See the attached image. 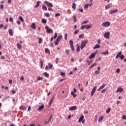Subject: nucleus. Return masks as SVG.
Returning a JSON list of instances; mask_svg holds the SVG:
<instances>
[{"mask_svg":"<svg viewBox=\"0 0 126 126\" xmlns=\"http://www.w3.org/2000/svg\"><path fill=\"white\" fill-rule=\"evenodd\" d=\"M87 43H88V40H86L82 41L80 47L81 50H83V49L85 48V46H86V45H87Z\"/></svg>","mask_w":126,"mask_h":126,"instance_id":"obj_1","label":"nucleus"},{"mask_svg":"<svg viewBox=\"0 0 126 126\" xmlns=\"http://www.w3.org/2000/svg\"><path fill=\"white\" fill-rule=\"evenodd\" d=\"M92 26V25H83L81 27V30H83V29H90V28H91Z\"/></svg>","mask_w":126,"mask_h":126,"instance_id":"obj_2","label":"nucleus"},{"mask_svg":"<svg viewBox=\"0 0 126 126\" xmlns=\"http://www.w3.org/2000/svg\"><path fill=\"white\" fill-rule=\"evenodd\" d=\"M101 26L102 27H109V26H111V23L110 22H105L102 24Z\"/></svg>","mask_w":126,"mask_h":126,"instance_id":"obj_3","label":"nucleus"},{"mask_svg":"<svg viewBox=\"0 0 126 126\" xmlns=\"http://www.w3.org/2000/svg\"><path fill=\"white\" fill-rule=\"evenodd\" d=\"M45 29L46 30L47 33H53L54 32V31L52 29H50L49 28V26H45Z\"/></svg>","mask_w":126,"mask_h":126,"instance_id":"obj_4","label":"nucleus"},{"mask_svg":"<svg viewBox=\"0 0 126 126\" xmlns=\"http://www.w3.org/2000/svg\"><path fill=\"white\" fill-rule=\"evenodd\" d=\"M69 43L71 49L72 50V52H74V46H73V41H72V40H69Z\"/></svg>","mask_w":126,"mask_h":126,"instance_id":"obj_5","label":"nucleus"},{"mask_svg":"<svg viewBox=\"0 0 126 126\" xmlns=\"http://www.w3.org/2000/svg\"><path fill=\"white\" fill-rule=\"evenodd\" d=\"M110 32H105L103 36L104 37V38H105V39H110Z\"/></svg>","mask_w":126,"mask_h":126,"instance_id":"obj_6","label":"nucleus"},{"mask_svg":"<svg viewBox=\"0 0 126 126\" xmlns=\"http://www.w3.org/2000/svg\"><path fill=\"white\" fill-rule=\"evenodd\" d=\"M96 89H97V87H96V86H95L93 88V89L91 93V96H94V94H95V92H96Z\"/></svg>","mask_w":126,"mask_h":126,"instance_id":"obj_7","label":"nucleus"},{"mask_svg":"<svg viewBox=\"0 0 126 126\" xmlns=\"http://www.w3.org/2000/svg\"><path fill=\"white\" fill-rule=\"evenodd\" d=\"M44 3L45 4H46V5H47V6H49L50 7H53V6H54V5H53L52 4V3H51L49 1H44Z\"/></svg>","mask_w":126,"mask_h":126,"instance_id":"obj_8","label":"nucleus"},{"mask_svg":"<svg viewBox=\"0 0 126 126\" xmlns=\"http://www.w3.org/2000/svg\"><path fill=\"white\" fill-rule=\"evenodd\" d=\"M118 11H119V10L118 9L112 10L109 12V14H114V13H117Z\"/></svg>","mask_w":126,"mask_h":126,"instance_id":"obj_9","label":"nucleus"},{"mask_svg":"<svg viewBox=\"0 0 126 126\" xmlns=\"http://www.w3.org/2000/svg\"><path fill=\"white\" fill-rule=\"evenodd\" d=\"M77 107L76 106H73L69 108V111H74V110H77Z\"/></svg>","mask_w":126,"mask_h":126,"instance_id":"obj_10","label":"nucleus"},{"mask_svg":"<svg viewBox=\"0 0 126 126\" xmlns=\"http://www.w3.org/2000/svg\"><path fill=\"white\" fill-rule=\"evenodd\" d=\"M113 5V3H110L105 6V9H108V8H110V7H112V6Z\"/></svg>","mask_w":126,"mask_h":126,"instance_id":"obj_11","label":"nucleus"},{"mask_svg":"<svg viewBox=\"0 0 126 126\" xmlns=\"http://www.w3.org/2000/svg\"><path fill=\"white\" fill-rule=\"evenodd\" d=\"M105 86H106V84L103 83V85L97 89V91H100V90H102V89H103V88H104Z\"/></svg>","mask_w":126,"mask_h":126,"instance_id":"obj_12","label":"nucleus"},{"mask_svg":"<svg viewBox=\"0 0 126 126\" xmlns=\"http://www.w3.org/2000/svg\"><path fill=\"white\" fill-rule=\"evenodd\" d=\"M123 91H124V89L122 88H118L117 89V90L116 91L117 93L120 92V93H122V92H123Z\"/></svg>","mask_w":126,"mask_h":126,"instance_id":"obj_13","label":"nucleus"},{"mask_svg":"<svg viewBox=\"0 0 126 126\" xmlns=\"http://www.w3.org/2000/svg\"><path fill=\"white\" fill-rule=\"evenodd\" d=\"M17 47L18 50H21L22 49V46H21V44L19 43L17 44Z\"/></svg>","mask_w":126,"mask_h":126,"instance_id":"obj_14","label":"nucleus"},{"mask_svg":"<svg viewBox=\"0 0 126 126\" xmlns=\"http://www.w3.org/2000/svg\"><path fill=\"white\" fill-rule=\"evenodd\" d=\"M44 109V104H42L41 106H40L39 108H38L37 110V111H39V112L40 111H42Z\"/></svg>","mask_w":126,"mask_h":126,"instance_id":"obj_15","label":"nucleus"},{"mask_svg":"<svg viewBox=\"0 0 126 126\" xmlns=\"http://www.w3.org/2000/svg\"><path fill=\"white\" fill-rule=\"evenodd\" d=\"M122 56V51H120L116 56L115 59L117 60V59H119Z\"/></svg>","mask_w":126,"mask_h":126,"instance_id":"obj_16","label":"nucleus"},{"mask_svg":"<svg viewBox=\"0 0 126 126\" xmlns=\"http://www.w3.org/2000/svg\"><path fill=\"white\" fill-rule=\"evenodd\" d=\"M84 119V116H83V115H82L81 116V117L79 118V119L78 120V122L81 123V122H82V120H83Z\"/></svg>","mask_w":126,"mask_h":126,"instance_id":"obj_17","label":"nucleus"},{"mask_svg":"<svg viewBox=\"0 0 126 126\" xmlns=\"http://www.w3.org/2000/svg\"><path fill=\"white\" fill-rule=\"evenodd\" d=\"M96 56V53H92L90 56V59H93L94 58H95V56Z\"/></svg>","mask_w":126,"mask_h":126,"instance_id":"obj_18","label":"nucleus"},{"mask_svg":"<svg viewBox=\"0 0 126 126\" xmlns=\"http://www.w3.org/2000/svg\"><path fill=\"white\" fill-rule=\"evenodd\" d=\"M62 39H63V35H60L58 36L57 40L60 42V41H62Z\"/></svg>","mask_w":126,"mask_h":126,"instance_id":"obj_19","label":"nucleus"},{"mask_svg":"<svg viewBox=\"0 0 126 126\" xmlns=\"http://www.w3.org/2000/svg\"><path fill=\"white\" fill-rule=\"evenodd\" d=\"M20 110H22V111H26V107L23 106H21L19 108Z\"/></svg>","mask_w":126,"mask_h":126,"instance_id":"obj_20","label":"nucleus"},{"mask_svg":"<svg viewBox=\"0 0 126 126\" xmlns=\"http://www.w3.org/2000/svg\"><path fill=\"white\" fill-rule=\"evenodd\" d=\"M8 32L10 36H12V35H13V32H12V30L11 29H9L8 30Z\"/></svg>","mask_w":126,"mask_h":126,"instance_id":"obj_21","label":"nucleus"},{"mask_svg":"<svg viewBox=\"0 0 126 126\" xmlns=\"http://www.w3.org/2000/svg\"><path fill=\"white\" fill-rule=\"evenodd\" d=\"M101 55H103V56H106V55H109V51L107 50L105 52H102Z\"/></svg>","mask_w":126,"mask_h":126,"instance_id":"obj_22","label":"nucleus"},{"mask_svg":"<svg viewBox=\"0 0 126 126\" xmlns=\"http://www.w3.org/2000/svg\"><path fill=\"white\" fill-rule=\"evenodd\" d=\"M31 28H32V29H36V26L35 25V23H32L31 25Z\"/></svg>","mask_w":126,"mask_h":126,"instance_id":"obj_23","label":"nucleus"},{"mask_svg":"<svg viewBox=\"0 0 126 126\" xmlns=\"http://www.w3.org/2000/svg\"><path fill=\"white\" fill-rule=\"evenodd\" d=\"M77 48L76 49V51L77 52H78V53H79V52H80V46H79V45L77 44Z\"/></svg>","mask_w":126,"mask_h":126,"instance_id":"obj_24","label":"nucleus"},{"mask_svg":"<svg viewBox=\"0 0 126 126\" xmlns=\"http://www.w3.org/2000/svg\"><path fill=\"white\" fill-rule=\"evenodd\" d=\"M99 48H100V45L96 44L94 47V50H96V49H99Z\"/></svg>","mask_w":126,"mask_h":126,"instance_id":"obj_25","label":"nucleus"},{"mask_svg":"<svg viewBox=\"0 0 126 126\" xmlns=\"http://www.w3.org/2000/svg\"><path fill=\"white\" fill-rule=\"evenodd\" d=\"M48 66L49 68H50V69H52V68H53V64L51 63H48Z\"/></svg>","mask_w":126,"mask_h":126,"instance_id":"obj_26","label":"nucleus"},{"mask_svg":"<svg viewBox=\"0 0 126 126\" xmlns=\"http://www.w3.org/2000/svg\"><path fill=\"white\" fill-rule=\"evenodd\" d=\"M54 97H53L52 99L50 100V102L49 103V106H51V105H52V104L53 103V102L54 101V100H53V99H54Z\"/></svg>","mask_w":126,"mask_h":126,"instance_id":"obj_27","label":"nucleus"},{"mask_svg":"<svg viewBox=\"0 0 126 126\" xmlns=\"http://www.w3.org/2000/svg\"><path fill=\"white\" fill-rule=\"evenodd\" d=\"M45 53L50 54V50L48 48H45Z\"/></svg>","mask_w":126,"mask_h":126,"instance_id":"obj_28","label":"nucleus"},{"mask_svg":"<svg viewBox=\"0 0 126 126\" xmlns=\"http://www.w3.org/2000/svg\"><path fill=\"white\" fill-rule=\"evenodd\" d=\"M111 112V107H109L106 111V114H109Z\"/></svg>","mask_w":126,"mask_h":126,"instance_id":"obj_29","label":"nucleus"},{"mask_svg":"<svg viewBox=\"0 0 126 126\" xmlns=\"http://www.w3.org/2000/svg\"><path fill=\"white\" fill-rule=\"evenodd\" d=\"M59 43H60V41H59V40L56 39V41L54 42V44L55 46H58V45H59Z\"/></svg>","mask_w":126,"mask_h":126,"instance_id":"obj_30","label":"nucleus"},{"mask_svg":"<svg viewBox=\"0 0 126 126\" xmlns=\"http://www.w3.org/2000/svg\"><path fill=\"white\" fill-rule=\"evenodd\" d=\"M44 79V78L42 77H38L37 78V80H38V81H40V80H43Z\"/></svg>","mask_w":126,"mask_h":126,"instance_id":"obj_31","label":"nucleus"},{"mask_svg":"<svg viewBox=\"0 0 126 126\" xmlns=\"http://www.w3.org/2000/svg\"><path fill=\"white\" fill-rule=\"evenodd\" d=\"M45 16H46V17H50V13L47 12L44 13Z\"/></svg>","mask_w":126,"mask_h":126,"instance_id":"obj_32","label":"nucleus"},{"mask_svg":"<svg viewBox=\"0 0 126 126\" xmlns=\"http://www.w3.org/2000/svg\"><path fill=\"white\" fill-rule=\"evenodd\" d=\"M72 7V8H74V9H75V8L76 7V4H75V3H73Z\"/></svg>","mask_w":126,"mask_h":126,"instance_id":"obj_33","label":"nucleus"},{"mask_svg":"<svg viewBox=\"0 0 126 126\" xmlns=\"http://www.w3.org/2000/svg\"><path fill=\"white\" fill-rule=\"evenodd\" d=\"M78 33H79V30H76L74 32V34L75 35H77V34H78Z\"/></svg>","mask_w":126,"mask_h":126,"instance_id":"obj_34","label":"nucleus"},{"mask_svg":"<svg viewBox=\"0 0 126 126\" xmlns=\"http://www.w3.org/2000/svg\"><path fill=\"white\" fill-rule=\"evenodd\" d=\"M60 74H61V75H62V76H63V77H64V76H65V73H64V72H61Z\"/></svg>","mask_w":126,"mask_h":126,"instance_id":"obj_35","label":"nucleus"},{"mask_svg":"<svg viewBox=\"0 0 126 126\" xmlns=\"http://www.w3.org/2000/svg\"><path fill=\"white\" fill-rule=\"evenodd\" d=\"M95 65H97L96 63H94L92 65L90 66V68H92V67H94V66H95Z\"/></svg>","mask_w":126,"mask_h":126,"instance_id":"obj_36","label":"nucleus"},{"mask_svg":"<svg viewBox=\"0 0 126 126\" xmlns=\"http://www.w3.org/2000/svg\"><path fill=\"white\" fill-rule=\"evenodd\" d=\"M42 9H44V10H47V6L45 5H42Z\"/></svg>","mask_w":126,"mask_h":126,"instance_id":"obj_37","label":"nucleus"},{"mask_svg":"<svg viewBox=\"0 0 126 126\" xmlns=\"http://www.w3.org/2000/svg\"><path fill=\"white\" fill-rule=\"evenodd\" d=\"M65 53L67 55H69V50H68V49H66L65 51Z\"/></svg>","mask_w":126,"mask_h":126,"instance_id":"obj_38","label":"nucleus"},{"mask_svg":"<svg viewBox=\"0 0 126 126\" xmlns=\"http://www.w3.org/2000/svg\"><path fill=\"white\" fill-rule=\"evenodd\" d=\"M39 5H40V2L39 1H37V3H36V5H35L34 6V7L36 8L38 7V6H39Z\"/></svg>","mask_w":126,"mask_h":126,"instance_id":"obj_39","label":"nucleus"},{"mask_svg":"<svg viewBox=\"0 0 126 126\" xmlns=\"http://www.w3.org/2000/svg\"><path fill=\"white\" fill-rule=\"evenodd\" d=\"M43 74L46 77H48L49 76V74H48L47 72L43 73Z\"/></svg>","mask_w":126,"mask_h":126,"instance_id":"obj_40","label":"nucleus"},{"mask_svg":"<svg viewBox=\"0 0 126 126\" xmlns=\"http://www.w3.org/2000/svg\"><path fill=\"white\" fill-rule=\"evenodd\" d=\"M42 22H43L44 24H46V23H47V20H46L45 19H43L42 20Z\"/></svg>","mask_w":126,"mask_h":126,"instance_id":"obj_41","label":"nucleus"},{"mask_svg":"<svg viewBox=\"0 0 126 126\" xmlns=\"http://www.w3.org/2000/svg\"><path fill=\"white\" fill-rule=\"evenodd\" d=\"M43 41V40L42 39V38H39V41H38V43L39 44H42V41Z\"/></svg>","mask_w":126,"mask_h":126,"instance_id":"obj_42","label":"nucleus"},{"mask_svg":"<svg viewBox=\"0 0 126 126\" xmlns=\"http://www.w3.org/2000/svg\"><path fill=\"white\" fill-rule=\"evenodd\" d=\"M83 37H84V34H80V35L79 36V39H81V38H83Z\"/></svg>","mask_w":126,"mask_h":126,"instance_id":"obj_43","label":"nucleus"},{"mask_svg":"<svg viewBox=\"0 0 126 126\" xmlns=\"http://www.w3.org/2000/svg\"><path fill=\"white\" fill-rule=\"evenodd\" d=\"M102 121H103V116H101L98 119V122H102Z\"/></svg>","mask_w":126,"mask_h":126,"instance_id":"obj_44","label":"nucleus"},{"mask_svg":"<svg viewBox=\"0 0 126 126\" xmlns=\"http://www.w3.org/2000/svg\"><path fill=\"white\" fill-rule=\"evenodd\" d=\"M57 37H58V33L57 32H55L54 34V37H53L54 39H56Z\"/></svg>","mask_w":126,"mask_h":126,"instance_id":"obj_45","label":"nucleus"},{"mask_svg":"<svg viewBox=\"0 0 126 126\" xmlns=\"http://www.w3.org/2000/svg\"><path fill=\"white\" fill-rule=\"evenodd\" d=\"M12 94H14L16 93V91L14 90H11Z\"/></svg>","mask_w":126,"mask_h":126,"instance_id":"obj_46","label":"nucleus"},{"mask_svg":"<svg viewBox=\"0 0 126 126\" xmlns=\"http://www.w3.org/2000/svg\"><path fill=\"white\" fill-rule=\"evenodd\" d=\"M19 18V20H21V21L22 22L24 21V20L23 19V18H22V16H20Z\"/></svg>","mask_w":126,"mask_h":126,"instance_id":"obj_47","label":"nucleus"},{"mask_svg":"<svg viewBox=\"0 0 126 126\" xmlns=\"http://www.w3.org/2000/svg\"><path fill=\"white\" fill-rule=\"evenodd\" d=\"M120 58L121 59V60H124V59H125V56H124V55H122L120 56Z\"/></svg>","mask_w":126,"mask_h":126,"instance_id":"obj_48","label":"nucleus"},{"mask_svg":"<svg viewBox=\"0 0 126 126\" xmlns=\"http://www.w3.org/2000/svg\"><path fill=\"white\" fill-rule=\"evenodd\" d=\"M40 65H41V67L44 65V62H43V61H40Z\"/></svg>","mask_w":126,"mask_h":126,"instance_id":"obj_49","label":"nucleus"},{"mask_svg":"<svg viewBox=\"0 0 126 126\" xmlns=\"http://www.w3.org/2000/svg\"><path fill=\"white\" fill-rule=\"evenodd\" d=\"M107 91V89H104L101 91V93H105Z\"/></svg>","mask_w":126,"mask_h":126,"instance_id":"obj_50","label":"nucleus"},{"mask_svg":"<svg viewBox=\"0 0 126 126\" xmlns=\"http://www.w3.org/2000/svg\"><path fill=\"white\" fill-rule=\"evenodd\" d=\"M64 39L65 40H67V34L65 33L64 35Z\"/></svg>","mask_w":126,"mask_h":126,"instance_id":"obj_51","label":"nucleus"},{"mask_svg":"<svg viewBox=\"0 0 126 126\" xmlns=\"http://www.w3.org/2000/svg\"><path fill=\"white\" fill-rule=\"evenodd\" d=\"M48 10H49V11H54V10L53 9V8L51 7L48 8Z\"/></svg>","mask_w":126,"mask_h":126,"instance_id":"obj_52","label":"nucleus"},{"mask_svg":"<svg viewBox=\"0 0 126 126\" xmlns=\"http://www.w3.org/2000/svg\"><path fill=\"white\" fill-rule=\"evenodd\" d=\"M55 61L57 64L59 63V58H56Z\"/></svg>","mask_w":126,"mask_h":126,"instance_id":"obj_53","label":"nucleus"},{"mask_svg":"<svg viewBox=\"0 0 126 126\" xmlns=\"http://www.w3.org/2000/svg\"><path fill=\"white\" fill-rule=\"evenodd\" d=\"M94 73L95 74H100V72H99L98 71H95V72H94Z\"/></svg>","mask_w":126,"mask_h":126,"instance_id":"obj_54","label":"nucleus"},{"mask_svg":"<svg viewBox=\"0 0 126 126\" xmlns=\"http://www.w3.org/2000/svg\"><path fill=\"white\" fill-rule=\"evenodd\" d=\"M87 63H88V65H90V64H91V61H87Z\"/></svg>","mask_w":126,"mask_h":126,"instance_id":"obj_55","label":"nucleus"},{"mask_svg":"<svg viewBox=\"0 0 126 126\" xmlns=\"http://www.w3.org/2000/svg\"><path fill=\"white\" fill-rule=\"evenodd\" d=\"M0 7V9H3V4H1Z\"/></svg>","mask_w":126,"mask_h":126,"instance_id":"obj_56","label":"nucleus"},{"mask_svg":"<svg viewBox=\"0 0 126 126\" xmlns=\"http://www.w3.org/2000/svg\"><path fill=\"white\" fill-rule=\"evenodd\" d=\"M20 80H21V81L24 80V77L23 76H22L20 77Z\"/></svg>","mask_w":126,"mask_h":126,"instance_id":"obj_57","label":"nucleus"},{"mask_svg":"<svg viewBox=\"0 0 126 126\" xmlns=\"http://www.w3.org/2000/svg\"><path fill=\"white\" fill-rule=\"evenodd\" d=\"M120 68H118L116 70V72H117V73H120Z\"/></svg>","mask_w":126,"mask_h":126,"instance_id":"obj_58","label":"nucleus"},{"mask_svg":"<svg viewBox=\"0 0 126 126\" xmlns=\"http://www.w3.org/2000/svg\"><path fill=\"white\" fill-rule=\"evenodd\" d=\"M55 16H61V14L56 13V14H55Z\"/></svg>","mask_w":126,"mask_h":126,"instance_id":"obj_59","label":"nucleus"},{"mask_svg":"<svg viewBox=\"0 0 126 126\" xmlns=\"http://www.w3.org/2000/svg\"><path fill=\"white\" fill-rule=\"evenodd\" d=\"M75 94V93L74 92H71V95H72V96H73V95H74Z\"/></svg>","mask_w":126,"mask_h":126,"instance_id":"obj_60","label":"nucleus"},{"mask_svg":"<svg viewBox=\"0 0 126 126\" xmlns=\"http://www.w3.org/2000/svg\"><path fill=\"white\" fill-rule=\"evenodd\" d=\"M122 119H123V120H126V115H123V117H122Z\"/></svg>","mask_w":126,"mask_h":126,"instance_id":"obj_61","label":"nucleus"},{"mask_svg":"<svg viewBox=\"0 0 126 126\" xmlns=\"http://www.w3.org/2000/svg\"><path fill=\"white\" fill-rule=\"evenodd\" d=\"M88 21H85L82 23V24H86V23H88Z\"/></svg>","mask_w":126,"mask_h":126,"instance_id":"obj_62","label":"nucleus"},{"mask_svg":"<svg viewBox=\"0 0 126 126\" xmlns=\"http://www.w3.org/2000/svg\"><path fill=\"white\" fill-rule=\"evenodd\" d=\"M17 24L20 25V24H21V22H20V21H17Z\"/></svg>","mask_w":126,"mask_h":126,"instance_id":"obj_63","label":"nucleus"},{"mask_svg":"<svg viewBox=\"0 0 126 126\" xmlns=\"http://www.w3.org/2000/svg\"><path fill=\"white\" fill-rule=\"evenodd\" d=\"M88 6H91L92 5V3L89 4V3H87L86 4Z\"/></svg>","mask_w":126,"mask_h":126,"instance_id":"obj_64","label":"nucleus"}]
</instances>
